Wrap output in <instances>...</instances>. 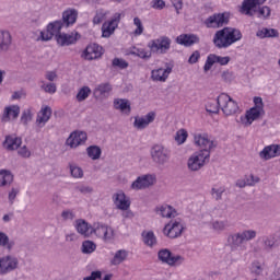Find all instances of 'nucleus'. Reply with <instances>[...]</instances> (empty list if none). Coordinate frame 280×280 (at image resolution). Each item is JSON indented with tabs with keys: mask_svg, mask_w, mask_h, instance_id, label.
Instances as JSON below:
<instances>
[{
	"mask_svg": "<svg viewBox=\"0 0 280 280\" xmlns=\"http://www.w3.org/2000/svg\"><path fill=\"white\" fill-rule=\"evenodd\" d=\"M148 47L150 51H147L143 48H138L131 51V56H137L142 60H150L152 58V54H165L166 51H170V47H172V39L167 36H162L149 42Z\"/></svg>",
	"mask_w": 280,
	"mask_h": 280,
	"instance_id": "obj_1",
	"label": "nucleus"
},
{
	"mask_svg": "<svg viewBox=\"0 0 280 280\" xmlns=\"http://www.w3.org/2000/svg\"><path fill=\"white\" fill-rule=\"evenodd\" d=\"M238 40H242V31L229 26L217 31L213 37V44L215 47H218V49H226Z\"/></svg>",
	"mask_w": 280,
	"mask_h": 280,
	"instance_id": "obj_2",
	"label": "nucleus"
},
{
	"mask_svg": "<svg viewBox=\"0 0 280 280\" xmlns=\"http://www.w3.org/2000/svg\"><path fill=\"white\" fill-rule=\"evenodd\" d=\"M257 237V231L243 230L241 232L232 233L228 236V246L231 250H246V242H250Z\"/></svg>",
	"mask_w": 280,
	"mask_h": 280,
	"instance_id": "obj_3",
	"label": "nucleus"
},
{
	"mask_svg": "<svg viewBox=\"0 0 280 280\" xmlns=\"http://www.w3.org/2000/svg\"><path fill=\"white\" fill-rule=\"evenodd\" d=\"M150 156L158 167H165L172 159V151L163 144H154L150 150Z\"/></svg>",
	"mask_w": 280,
	"mask_h": 280,
	"instance_id": "obj_4",
	"label": "nucleus"
},
{
	"mask_svg": "<svg viewBox=\"0 0 280 280\" xmlns=\"http://www.w3.org/2000/svg\"><path fill=\"white\" fill-rule=\"evenodd\" d=\"M218 105L220 106L223 114H225L226 117L231 115H235L237 110H240V106L237 105V102L232 100L231 96L226 93H221L218 96Z\"/></svg>",
	"mask_w": 280,
	"mask_h": 280,
	"instance_id": "obj_5",
	"label": "nucleus"
},
{
	"mask_svg": "<svg viewBox=\"0 0 280 280\" xmlns=\"http://www.w3.org/2000/svg\"><path fill=\"white\" fill-rule=\"evenodd\" d=\"M209 152H196L187 161V167L190 172H199L209 163Z\"/></svg>",
	"mask_w": 280,
	"mask_h": 280,
	"instance_id": "obj_6",
	"label": "nucleus"
},
{
	"mask_svg": "<svg viewBox=\"0 0 280 280\" xmlns=\"http://www.w3.org/2000/svg\"><path fill=\"white\" fill-rule=\"evenodd\" d=\"M195 144L200 148L199 152H208L209 159H211V153L218 148V142L209 139L207 133H198L194 137Z\"/></svg>",
	"mask_w": 280,
	"mask_h": 280,
	"instance_id": "obj_7",
	"label": "nucleus"
},
{
	"mask_svg": "<svg viewBox=\"0 0 280 280\" xmlns=\"http://www.w3.org/2000/svg\"><path fill=\"white\" fill-rule=\"evenodd\" d=\"M183 231H185V225L180 219L171 220L163 229L164 235L171 240L180 237V235H183Z\"/></svg>",
	"mask_w": 280,
	"mask_h": 280,
	"instance_id": "obj_8",
	"label": "nucleus"
},
{
	"mask_svg": "<svg viewBox=\"0 0 280 280\" xmlns=\"http://www.w3.org/2000/svg\"><path fill=\"white\" fill-rule=\"evenodd\" d=\"M158 259L162 261V264H167V266H180L185 258L180 255H173L172 250L164 248L160 249L158 253Z\"/></svg>",
	"mask_w": 280,
	"mask_h": 280,
	"instance_id": "obj_9",
	"label": "nucleus"
},
{
	"mask_svg": "<svg viewBox=\"0 0 280 280\" xmlns=\"http://www.w3.org/2000/svg\"><path fill=\"white\" fill-rule=\"evenodd\" d=\"M65 27L62 20H57L50 22L46 27V33L40 32L42 40H51V38H57L58 35L62 34L60 31Z\"/></svg>",
	"mask_w": 280,
	"mask_h": 280,
	"instance_id": "obj_10",
	"label": "nucleus"
},
{
	"mask_svg": "<svg viewBox=\"0 0 280 280\" xmlns=\"http://www.w3.org/2000/svg\"><path fill=\"white\" fill-rule=\"evenodd\" d=\"M19 268V258L8 255L0 258V275L14 272Z\"/></svg>",
	"mask_w": 280,
	"mask_h": 280,
	"instance_id": "obj_11",
	"label": "nucleus"
},
{
	"mask_svg": "<svg viewBox=\"0 0 280 280\" xmlns=\"http://www.w3.org/2000/svg\"><path fill=\"white\" fill-rule=\"evenodd\" d=\"M120 21L121 13H115L109 22H104L102 25L103 38H110V35L115 34V30H117Z\"/></svg>",
	"mask_w": 280,
	"mask_h": 280,
	"instance_id": "obj_12",
	"label": "nucleus"
},
{
	"mask_svg": "<svg viewBox=\"0 0 280 280\" xmlns=\"http://www.w3.org/2000/svg\"><path fill=\"white\" fill-rule=\"evenodd\" d=\"M262 115H266V110L258 108V107H252L249 110L246 112L245 116H241L240 120L243 126H252L254 121H257Z\"/></svg>",
	"mask_w": 280,
	"mask_h": 280,
	"instance_id": "obj_13",
	"label": "nucleus"
},
{
	"mask_svg": "<svg viewBox=\"0 0 280 280\" xmlns=\"http://www.w3.org/2000/svg\"><path fill=\"white\" fill-rule=\"evenodd\" d=\"M23 144V138L16 136V133L8 135L2 142V148L7 150V152H14L21 148Z\"/></svg>",
	"mask_w": 280,
	"mask_h": 280,
	"instance_id": "obj_14",
	"label": "nucleus"
},
{
	"mask_svg": "<svg viewBox=\"0 0 280 280\" xmlns=\"http://www.w3.org/2000/svg\"><path fill=\"white\" fill-rule=\"evenodd\" d=\"M208 27H224L229 25V14L228 13H214L206 20Z\"/></svg>",
	"mask_w": 280,
	"mask_h": 280,
	"instance_id": "obj_15",
	"label": "nucleus"
},
{
	"mask_svg": "<svg viewBox=\"0 0 280 280\" xmlns=\"http://www.w3.org/2000/svg\"><path fill=\"white\" fill-rule=\"evenodd\" d=\"M104 56V48L98 44H90L83 51V57L85 60H97Z\"/></svg>",
	"mask_w": 280,
	"mask_h": 280,
	"instance_id": "obj_16",
	"label": "nucleus"
},
{
	"mask_svg": "<svg viewBox=\"0 0 280 280\" xmlns=\"http://www.w3.org/2000/svg\"><path fill=\"white\" fill-rule=\"evenodd\" d=\"M12 33L8 30H0V56L8 54L12 49Z\"/></svg>",
	"mask_w": 280,
	"mask_h": 280,
	"instance_id": "obj_17",
	"label": "nucleus"
},
{
	"mask_svg": "<svg viewBox=\"0 0 280 280\" xmlns=\"http://www.w3.org/2000/svg\"><path fill=\"white\" fill-rule=\"evenodd\" d=\"M113 202L120 211H128L130 209V199L126 197V192L119 190L113 195Z\"/></svg>",
	"mask_w": 280,
	"mask_h": 280,
	"instance_id": "obj_18",
	"label": "nucleus"
},
{
	"mask_svg": "<svg viewBox=\"0 0 280 280\" xmlns=\"http://www.w3.org/2000/svg\"><path fill=\"white\" fill-rule=\"evenodd\" d=\"M154 180H156V177L153 175L140 176L131 184V189H148V187L154 185Z\"/></svg>",
	"mask_w": 280,
	"mask_h": 280,
	"instance_id": "obj_19",
	"label": "nucleus"
},
{
	"mask_svg": "<svg viewBox=\"0 0 280 280\" xmlns=\"http://www.w3.org/2000/svg\"><path fill=\"white\" fill-rule=\"evenodd\" d=\"M277 156H280V144L267 145L259 152V158L262 161H270V159H275Z\"/></svg>",
	"mask_w": 280,
	"mask_h": 280,
	"instance_id": "obj_20",
	"label": "nucleus"
},
{
	"mask_svg": "<svg viewBox=\"0 0 280 280\" xmlns=\"http://www.w3.org/2000/svg\"><path fill=\"white\" fill-rule=\"evenodd\" d=\"M86 132L84 131H74L72 132L68 139L66 140V144L71 148H78V145H82V143H86Z\"/></svg>",
	"mask_w": 280,
	"mask_h": 280,
	"instance_id": "obj_21",
	"label": "nucleus"
},
{
	"mask_svg": "<svg viewBox=\"0 0 280 280\" xmlns=\"http://www.w3.org/2000/svg\"><path fill=\"white\" fill-rule=\"evenodd\" d=\"M156 119V113L149 112L144 117H136L133 121V126L137 130H143L150 126Z\"/></svg>",
	"mask_w": 280,
	"mask_h": 280,
	"instance_id": "obj_22",
	"label": "nucleus"
},
{
	"mask_svg": "<svg viewBox=\"0 0 280 280\" xmlns=\"http://www.w3.org/2000/svg\"><path fill=\"white\" fill-rule=\"evenodd\" d=\"M78 38H80V34L78 33H60L55 39L60 45V47H69V45H75V43H78Z\"/></svg>",
	"mask_w": 280,
	"mask_h": 280,
	"instance_id": "obj_23",
	"label": "nucleus"
},
{
	"mask_svg": "<svg viewBox=\"0 0 280 280\" xmlns=\"http://www.w3.org/2000/svg\"><path fill=\"white\" fill-rule=\"evenodd\" d=\"M19 115H21V107L19 105L7 106L1 116V121L2 124H8L11 119H19Z\"/></svg>",
	"mask_w": 280,
	"mask_h": 280,
	"instance_id": "obj_24",
	"label": "nucleus"
},
{
	"mask_svg": "<svg viewBox=\"0 0 280 280\" xmlns=\"http://www.w3.org/2000/svg\"><path fill=\"white\" fill-rule=\"evenodd\" d=\"M177 45H183L184 47H191L200 43V37L196 34H182L176 37Z\"/></svg>",
	"mask_w": 280,
	"mask_h": 280,
	"instance_id": "obj_25",
	"label": "nucleus"
},
{
	"mask_svg": "<svg viewBox=\"0 0 280 280\" xmlns=\"http://www.w3.org/2000/svg\"><path fill=\"white\" fill-rule=\"evenodd\" d=\"M170 73H172V67L167 66L166 69L159 68L151 71V79L153 82H165L170 78Z\"/></svg>",
	"mask_w": 280,
	"mask_h": 280,
	"instance_id": "obj_26",
	"label": "nucleus"
},
{
	"mask_svg": "<svg viewBox=\"0 0 280 280\" xmlns=\"http://www.w3.org/2000/svg\"><path fill=\"white\" fill-rule=\"evenodd\" d=\"M75 21H78V10L67 9L62 12L61 23L65 27H71V25H74Z\"/></svg>",
	"mask_w": 280,
	"mask_h": 280,
	"instance_id": "obj_27",
	"label": "nucleus"
},
{
	"mask_svg": "<svg viewBox=\"0 0 280 280\" xmlns=\"http://www.w3.org/2000/svg\"><path fill=\"white\" fill-rule=\"evenodd\" d=\"M257 0H243L240 8V13L245 14V16H254V12L257 9Z\"/></svg>",
	"mask_w": 280,
	"mask_h": 280,
	"instance_id": "obj_28",
	"label": "nucleus"
},
{
	"mask_svg": "<svg viewBox=\"0 0 280 280\" xmlns=\"http://www.w3.org/2000/svg\"><path fill=\"white\" fill-rule=\"evenodd\" d=\"M110 91H113V85L109 82L98 84L94 91L93 95L95 100H100V97H107L110 95Z\"/></svg>",
	"mask_w": 280,
	"mask_h": 280,
	"instance_id": "obj_29",
	"label": "nucleus"
},
{
	"mask_svg": "<svg viewBox=\"0 0 280 280\" xmlns=\"http://www.w3.org/2000/svg\"><path fill=\"white\" fill-rule=\"evenodd\" d=\"M75 229L77 232L80 233V235H84V237L92 235L91 231H93V226L84 219H78L75 221Z\"/></svg>",
	"mask_w": 280,
	"mask_h": 280,
	"instance_id": "obj_30",
	"label": "nucleus"
},
{
	"mask_svg": "<svg viewBox=\"0 0 280 280\" xmlns=\"http://www.w3.org/2000/svg\"><path fill=\"white\" fill-rule=\"evenodd\" d=\"M51 119V107L46 106L42 108L39 115L37 116L36 124L38 128H44L45 124H47Z\"/></svg>",
	"mask_w": 280,
	"mask_h": 280,
	"instance_id": "obj_31",
	"label": "nucleus"
},
{
	"mask_svg": "<svg viewBox=\"0 0 280 280\" xmlns=\"http://www.w3.org/2000/svg\"><path fill=\"white\" fill-rule=\"evenodd\" d=\"M114 108L115 110H120V113H125L126 115H130V112L132 110L130 107V101L127 98L114 100Z\"/></svg>",
	"mask_w": 280,
	"mask_h": 280,
	"instance_id": "obj_32",
	"label": "nucleus"
},
{
	"mask_svg": "<svg viewBox=\"0 0 280 280\" xmlns=\"http://www.w3.org/2000/svg\"><path fill=\"white\" fill-rule=\"evenodd\" d=\"M257 38H279V31L277 28H266L257 31L256 33Z\"/></svg>",
	"mask_w": 280,
	"mask_h": 280,
	"instance_id": "obj_33",
	"label": "nucleus"
},
{
	"mask_svg": "<svg viewBox=\"0 0 280 280\" xmlns=\"http://www.w3.org/2000/svg\"><path fill=\"white\" fill-rule=\"evenodd\" d=\"M14 183V175L8 170L0 171V187H5Z\"/></svg>",
	"mask_w": 280,
	"mask_h": 280,
	"instance_id": "obj_34",
	"label": "nucleus"
},
{
	"mask_svg": "<svg viewBox=\"0 0 280 280\" xmlns=\"http://www.w3.org/2000/svg\"><path fill=\"white\" fill-rule=\"evenodd\" d=\"M278 246L279 243L277 242V240H275V237L265 236L262 238V248L265 253H272V250H275V248H277Z\"/></svg>",
	"mask_w": 280,
	"mask_h": 280,
	"instance_id": "obj_35",
	"label": "nucleus"
},
{
	"mask_svg": "<svg viewBox=\"0 0 280 280\" xmlns=\"http://www.w3.org/2000/svg\"><path fill=\"white\" fill-rule=\"evenodd\" d=\"M142 240L145 246H149V248H154V246H156L158 244L156 235H154L153 231H149V232L143 231Z\"/></svg>",
	"mask_w": 280,
	"mask_h": 280,
	"instance_id": "obj_36",
	"label": "nucleus"
},
{
	"mask_svg": "<svg viewBox=\"0 0 280 280\" xmlns=\"http://www.w3.org/2000/svg\"><path fill=\"white\" fill-rule=\"evenodd\" d=\"M156 211H160V215H162V218H176V209L172 206L164 205L156 208Z\"/></svg>",
	"mask_w": 280,
	"mask_h": 280,
	"instance_id": "obj_37",
	"label": "nucleus"
},
{
	"mask_svg": "<svg viewBox=\"0 0 280 280\" xmlns=\"http://www.w3.org/2000/svg\"><path fill=\"white\" fill-rule=\"evenodd\" d=\"M272 10L268 5L259 7L258 9L254 10V15L257 14L258 19H262V21H266L270 19Z\"/></svg>",
	"mask_w": 280,
	"mask_h": 280,
	"instance_id": "obj_38",
	"label": "nucleus"
},
{
	"mask_svg": "<svg viewBox=\"0 0 280 280\" xmlns=\"http://www.w3.org/2000/svg\"><path fill=\"white\" fill-rule=\"evenodd\" d=\"M128 258V252L126 249L117 250L114 255V258L112 259V266H119V264H122V261H126Z\"/></svg>",
	"mask_w": 280,
	"mask_h": 280,
	"instance_id": "obj_39",
	"label": "nucleus"
},
{
	"mask_svg": "<svg viewBox=\"0 0 280 280\" xmlns=\"http://www.w3.org/2000/svg\"><path fill=\"white\" fill-rule=\"evenodd\" d=\"M14 241H10V236L5 234L4 232H0V246L2 248H7V250H12L14 248Z\"/></svg>",
	"mask_w": 280,
	"mask_h": 280,
	"instance_id": "obj_40",
	"label": "nucleus"
},
{
	"mask_svg": "<svg viewBox=\"0 0 280 280\" xmlns=\"http://www.w3.org/2000/svg\"><path fill=\"white\" fill-rule=\"evenodd\" d=\"M88 156L92 161H97L102 156V148L97 145H90L86 148Z\"/></svg>",
	"mask_w": 280,
	"mask_h": 280,
	"instance_id": "obj_41",
	"label": "nucleus"
},
{
	"mask_svg": "<svg viewBox=\"0 0 280 280\" xmlns=\"http://www.w3.org/2000/svg\"><path fill=\"white\" fill-rule=\"evenodd\" d=\"M249 270L250 273L255 275L256 277H261V275H264V266H261V262H259V260L253 261Z\"/></svg>",
	"mask_w": 280,
	"mask_h": 280,
	"instance_id": "obj_42",
	"label": "nucleus"
},
{
	"mask_svg": "<svg viewBox=\"0 0 280 280\" xmlns=\"http://www.w3.org/2000/svg\"><path fill=\"white\" fill-rule=\"evenodd\" d=\"M95 248H97V245H95L93 241H84L82 243V253L84 255H91V253H95Z\"/></svg>",
	"mask_w": 280,
	"mask_h": 280,
	"instance_id": "obj_43",
	"label": "nucleus"
},
{
	"mask_svg": "<svg viewBox=\"0 0 280 280\" xmlns=\"http://www.w3.org/2000/svg\"><path fill=\"white\" fill-rule=\"evenodd\" d=\"M206 110L207 113H212L213 115H218L220 113V105L218 104V98L217 101H209L206 104Z\"/></svg>",
	"mask_w": 280,
	"mask_h": 280,
	"instance_id": "obj_44",
	"label": "nucleus"
},
{
	"mask_svg": "<svg viewBox=\"0 0 280 280\" xmlns=\"http://www.w3.org/2000/svg\"><path fill=\"white\" fill-rule=\"evenodd\" d=\"M90 95H91V88L83 86L79 90L77 94V100L78 102H84V100H86V97H89Z\"/></svg>",
	"mask_w": 280,
	"mask_h": 280,
	"instance_id": "obj_45",
	"label": "nucleus"
},
{
	"mask_svg": "<svg viewBox=\"0 0 280 280\" xmlns=\"http://www.w3.org/2000/svg\"><path fill=\"white\" fill-rule=\"evenodd\" d=\"M70 174L73 178H82L84 176V171L77 166L75 164H69Z\"/></svg>",
	"mask_w": 280,
	"mask_h": 280,
	"instance_id": "obj_46",
	"label": "nucleus"
},
{
	"mask_svg": "<svg viewBox=\"0 0 280 280\" xmlns=\"http://www.w3.org/2000/svg\"><path fill=\"white\" fill-rule=\"evenodd\" d=\"M187 137H188V133H187V130L185 129H180L176 132L175 135V141L179 144V145H183V143L185 141H187Z\"/></svg>",
	"mask_w": 280,
	"mask_h": 280,
	"instance_id": "obj_47",
	"label": "nucleus"
},
{
	"mask_svg": "<svg viewBox=\"0 0 280 280\" xmlns=\"http://www.w3.org/2000/svg\"><path fill=\"white\" fill-rule=\"evenodd\" d=\"M106 14H108V12H106L104 9L96 11L95 16L93 18L94 25H100V23L106 19Z\"/></svg>",
	"mask_w": 280,
	"mask_h": 280,
	"instance_id": "obj_48",
	"label": "nucleus"
},
{
	"mask_svg": "<svg viewBox=\"0 0 280 280\" xmlns=\"http://www.w3.org/2000/svg\"><path fill=\"white\" fill-rule=\"evenodd\" d=\"M107 226L108 225H104V224L94 225V228H92V231H90V233L92 234L94 233L95 235H97V237H102Z\"/></svg>",
	"mask_w": 280,
	"mask_h": 280,
	"instance_id": "obj_49",
	"label": "nucleus"
},
{
	"mask_svg": "<svg viewBox=\"0 0 280 280\" xmlns=\"http://www.w3.org/2000/svg\"><path fill=\"white\" fill-rule=\"evenodd\" d=\"M112 66L117 67L118 69H128V61L116 57L113 59Z\"/></svg>",
	"mask_w": 280,
	"mask_h": 280,
	"instance_id": "obj_50",
	"label": "nucleus"
},
{
	"mask_svg": "<svg viewBox=\"0 0 280 280\" xmlns=\"http://www.w3.org/2000/svg\"><path fill=\"white\" fill-rule=\"evenodd\" d=\"M259 180L261 179L258 176L250 174L245 177V185H247V187H255Z\"/></svg>",
	"mask_w": 280,
	"mask_h": 280,
	"instance_id": "obj_51",
	"label": "nucleus"
},
{
	"mask_svg": "<svg viewBox=\"0 0 280 280\" xmlns=\"http://www.w3.org/2000/svg\"><path fill=\"white\" fill-rule=\"evenodd\" d=\"M114 236H115V231L113 230V228L107 226L101 237L102 240H104V242H110Z\"/></svg>",
	"mask_w": 280,
	"mask_h": 280,
	"instance_id": "obj_52",
	"label": "nucleus"
},
{
	"mask_svg": "<svg viewBox=\"0 0 280 280\" xmlns=\"http://www.w3.org/2000/svg\"><path fill=\"white\" fill-rule=\"evenodd\" d=\"M32 119V109H24L21 116V121L24 126H27L30 124V120Z\"/></svg>",
	"mask_w": 280,
	"mask_h": 280,
	"instance_id": "obj_53",
	"label": "nucleus"
},
{
	"mask_svg": "<svg viewBox=\"0 0 280 280\" xmlns=\"http://www.w3.org/2000/svg\"><path fill=\"white\" fill-rule=\"evenodd\" d=\"M212 58L214 60V65H215V62H218L222 67H224L225 65H229V62H231V57H220L218 55L212 54Z\"/></svg>",
	"mask_w": 280,
	"mask_h": 280,
	"instance_id": "obj_54",
	"label": "nucleus"
},
{
	"mask_svg": "<svg viewBox=\"0 0 280 280\" xmlns=\"http://www.w3.org/2000/svg\"><path fill=\"white\" fill-rule=\"evenodd\" d=\"M133 24L137 26V28L135 30V35L141 36V34H143V24L141 23V19L135 18Z\"/></svg>",
	"mask_w": 280,
	"mask_h": 280,
	"instance_id": "obj_55",
	"label": "nucleus"
},
{
	"mask_svg": "<svg viewBox=\"0 0 280 280\" xmlns=\"http://www.w3.org/2000/svg\"><path fill=\"white\" fill-rule=\"evenodd\" d=\"M224 191H226V189H224V187L212 188L211 196H213V198L215 200H222V194H224Z\"/></svg>",
	"mask_w": 280,
	"mask_h": 280,
	"instance_id": "obj_56",
	"label": "nucleus"
},
{
	"mask_svg": "<svg viewBox=\"0 0 280 280\" xmlns=\"http://www.w3.org/2000/svg\"><path fill=\"white\" fill-rule=\"evenodd\" d=\"M19 156H22V159H30L32 156V151L27 149V145H23L18 151Z\"/></svg>",
	"mask_w": 280,
	"mask_h": 280,
	"instance_id": "obj_57",
	"label": "nucleus"
},
{
	"mask_svg": "<svg viewBox=\"0 0 280 280\" xmlns=\"http://www.w3.org/2000/svg\"><path fill=\"white\" fill-rule=\"evenodd\" d=\"M213 65H215V60L213 59V55L211 54L207 57L206 63L203 66L205 73H207V71H211V67H213Z\"/></svg>",
	"mask_w": 280,
	"mask_h": 280,
	"instance_id": "obj_58",
	"label": "nucleus"
},
{
	"mask_svg": "<svg viewBox=\"0 0 280 280\" xmlns=\"http://www.w3.org/2000/svg\"><path fill=\"white\" fill-rule=\"evenodd\" d=\"M221 78H222L223 82L231 83V82H233L235 75L233 74L232 71L225 70L221 73Z\"/></svg>",
	"mask_w": 280,
	"mask_h": 280,
	"instance_id": "obj_59",
	"label": "nucleus"
},
{
	"mask_svg": "<svg viewBox=\"0 0 280 280\" xmlns=\"http://www.w3.org/2000/svg\"><path fill=\"white\" fill-rule=\"evenodd\" d=\"M151 8H153V10H163L165 8V2L163 0H152Z\"/></svg>",
	"mask_w": 280,
	"mask_h": 280,
	"instance_id": "obj_60",
	"label": "nucleus"
},
{
	"mask_svg": "<svg viewBox=\"0 0 280 280\" xmlns=\"http://www.w3.org/2000/svg\"><path fill=\"white\" fill-rule=\"evenodd\" d=\"M75 190L80 191V194H93V187L91 186H84V185L77 186Z\"/></svg>",
	"mask_w": 280,
	"mask_h": 280,
	"instance_id": "obj_61",
	"label": "nucleus"
},
{
	"mask_svg": "<svg viewBox=\"0 0 280 280\" xmlns=\"http://www.w3.org/2000/svg\"><path fill=\"white\" fill-rule=\"evenodd\" d=\"M214 231H224L226 229V222L225 221H215L212 224Z\"/></svg>",
	"mask_w": 280,
	"mask_h": 280,
	"instance_id": "obj_62",
	"label": "nucleus"
},
{
	"mask_svg": "<svg viewBox=\"0 0 280 280\" xmlns=\"http://www.w3.org/2000/svg\"><path fill=\"white\" fill-rule=\"evenodd\" d=\"M62 220H73L75 218V214L71 210H63L61 212Z\"/></svg>",
	"mask_w": 280,
	"mask_h": 280,
	"instance_id": "obj_63",
	"label": "nucleus"
},
{
	"mask_svg": "<svg viewBox=\"0 0 280 280\" xmlns=\"http://www.w3.org/2000/svg\"><path fill=\"white\" fill-rule=\"evenodd\" d=\"M102 279V271H92L91 276L83 278V280H97Z\"/></svg>",
	"mask_w": 280,
	"mask_h": 280,
	"instance_id": "obj_64",
	"label": "nucleus"
}]
</instances>
